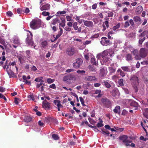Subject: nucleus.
I'll return each mask as SVG.
<instances>
[{
    "label": "nucleus",
    "mask_w": 148,
    "mask_h": 148,
    "mask_svg": "<svg viewBox=\"0 0 148 148\" xmlns=\"http://www.w3.org/2000/svg\"><path fill=\"white\" fill-rule=\"evenodd\" d=\"M130 80L133 85L135 92H137L138 90L137 86L139 84L138 77L136 75H133L131 76Z\"/></svg>",
    "instance_id": "f257e3e1"
},
{
    "label": "nucleus",
    "mask_w": 148,
    "mask_h": 148,
    "mask_svg": "<svg viewBox=\"0 0 148 148\" xmlns=\"http://www.w3.org/2000/svg\"><path fill=\"white\" fill-rule=\"evenodd\" d=\"M99 56L100 57H101L102 58V61L103 63L101 62V64L103 65L104 63H106V65H108V64L111 63L112 59L108 58V57H106V56L103 55L99 54L98 55L97 57Z\"/></svg>",
    "instance_id": "f03ea898"
},
{
    "label": "nucleus",
    "mask_w": 148,
    "mask_h": 148,
    "mask_svg": "<svg viewBox=\"0 0 148 148\" xmlns=\"http://www.w3.org/2000/svg\"><path fill=\"white\" fill-rule=\"evenodd\" d=\"M30 27L33 29H35L39 28L40 26V23L35 20H32L30 23Z\"/></svg>",
    "instance_id": "7ed1b4c3"
},
{
    "label": "nucleus",
    "mask_w": 148,
    "mask_h": 148,
    "mask_svg": "<svg viewBox=\"0 0 148 148\" xmlns=\"http://www.w3.org/2000/svg\"><path fill=\"white\" fill-rule=\"evenodd\" d=\"M83 63L82 59L80 58H78L76 60V62L73 63V66L75 69H78L81 66Z\"/></svg>",
    "instance_id": "20e7f679"
},
{
    "label": "nucleus",
    "mask_w": 148,
    "mask_h": 148,
    "mask_svg": "<svg viewBox=\"0 0 148 148\" xmlns=\"http://www.w3.org/2000/svg\"><path fill=\"white\" fill-rule=\"evenodd\" d=\"M30 34H27V38H26V43L29 45L33 46L34 45V42L32 40L33 35L30 31H29Z\"/></svg>",
    "instance_id": "39448f33"
},
{
    "label": "nucleus",
    "mask_w": 148,
    "mask_h": 148,
    "mask_svg": "<svg viewBox=\"0 0 148 148\" xmlns=\"http://www.w3.org/2000/svg\"><path fill=\"white\" fill-rule=\"evenodd\" d=\"M75 79L74 74L72 73L64 76L63 78V80L66 81L68 80H74Z\"/></svg>",
    "instance_id": "423d86ee"
},
{
    "label": "nucleus",
    "mask_w": 148,
    "mask_h": 148,
    "mask_svg": "<svg viewBox=\"0 0 148 148\" xmlns=\"http://www.w3.org/2000/svg\"><path fill=\"white\" fill-rule=\"evenodd\" d=\"M119 139L123 141V143H131L132 141L130 140H129L128 139V137L127 135H123L120 136L119 137Z\"/></svg>",
    "instance_id": "0eeeda50"
},
{
    "label": "nucleus",
    "mask_w": 148,
    "mask_h": 148,
    "mask_svg": "<svg viewBox=\"0 0 148 148\" xmlns=\"http://www.w3.org/2000/svg\"><path fill=\"white\" fill-rule=\"evenodd\" d=\"M101 102L103 105L108 108L110 105L111 102L110 100L106 98H102L101 99Z\"/></svg>",
    "instance_id": "6e6552de"
},
{
    "label": "nucleus",
    "mask_w": 148,
    "mask_h": 148,
    "mask_svg": "<svg viewBox=\"0 0 148 148\" xmlns=\"http://www.w3.org/2000/svg\"><path fill=\"white\" fill-rule=\"evenodd\" d=\"M140 56L142 58L146 57L148 53V50L145 48H141L140 50Z\"/></svg>",
    "instance_id": "1a4fd4ad"
},
{
    "label": "nucleus",
    "mask_w": 148,
    "mask_h": 148,
    "mask_svg": "<svg viewBox=\"0 0 148 148\" xmlns=\"http://www.w3.org/2000/svg\"><path fill=\"white\" fill-rule=\"evenodd\" d=\"M101 39L102 40L100 41V42L102 45L107 46L110 44L109 40L107 39L106 37H102Z\"/></svg>",
    "instance_id": "9d476101"
},
{
    "label": "nucleus",
    "mask_w": 148,
    "mask_h": 148,
    "mask_svg": "<svg viewBox=\"0 0 148 148\" xmlns=\"http://www.w3.org/2000/svg\"><path fill=\"white\" fill-rule=\"evenodd\" d=\"M50 5L49 3H43L42 5L40 6V8L41 11L48 10L50 9Z\"/></svg>",
    "instance_id": "9b49d317"
},
{
    "label": "nucleus",
    "mask_w": 148,
    "mask_h": 148,
    "mask_svg": "<svg viewBox=\"0 0 148 148\" xmlns=\"http://www.w3.org/2000/svg\"><path fill=\"white\" fill-rule=\"evenodd\" d=\"M66 53L69 56H72L75 53V50L73 48L68 49L66 51Z\"/></svg>",
    "instance_id": "f8f14e48"
},
{
    "label": "nucleus",
    "mask_w": 148,
    "mask_h": 148,
    "mask_svg": "<svg viewBox=\"0 0 148 148\" xmlns=\"http://www.w3.org/2000/svg\"><path fill=\"white\" fill-rule=\"evenodd\" d=\"M42 107L45 109H48L50 108V103L45 99L42 102Z\"/></svg>",
    "instance_id": "ddd939ff"
},
{
    "label": "nucleus",
    "mask_w": 148,
    "mask_h": 148,
    "mask_svg": "<svg viewBox=\"0 0 148 148\" xmlns=\"http://www.w3.org/2000/svg\"><path fill=\"white\" fill-rule=\"evenodd\" d=\"M83 22L84 25L88 27H92L93 26V23L91 21L84 20Z\"/></svg>",
    "instance_id": "4468645a"
},
{
    "label": "nucleus",
    "mask_w": 148,
    "mask_h": 148,
    "mask_svg": "<svg viewBox=\"0 0 148 148\" xmlns=\"http://www.w3.org/2000/svg\"><path fill=\"white\" fill-rule=\"evenodd\" d=\"M130 105L134 107L135 110H137L139 105L135 101H132L130 104Z\"/></svg>",
    "instance_id": "2eb2a0df"
},
{
    "label": "nucleus",
    "mask_w": 148,
    "mask_h": 148,
    "mask_svg": "<svg viewBox=\"0 0 148 148\" xmlns=\"http://www.w3.org/2000/svg\"><path fill=\"white\" fill-rule=\"evenodd\" d=\"M7 72L8 75L10 76V78L16 77V75L15 73L11 70L10 69L9 71H7Z\"/></svg>",
    "instance_id": "dca6fc26"
},
{
    "label": "nucleus",
    "mask_w": 148,
    "mask_h": 148,
    "mask_svg": "<svg viewBox=\"0 0 148 148\" xmlns=\"http://www.w3.org/2000/svg\"><path fill=\"white\" fill-rule=\"evenodd\" d=\"M120 107L119 106H117L115 107L113 111L115 113H118L119 114L120 113Z\"/></svg>",
    "instance_id": "f3484780"
},
{
    "label": "nucleus",
    "mask_w": 148,
    "mask_h": 148,
    "mask_svg": "<svg viewBox=\"0 0 148 148\" xmlns=\"http://www.w3.org/2000/svg\"><path fill=\"white\" fill-rule=\"evenodd\" d=\"M41 48H45L48 45L47 42L46 40H44L41 42Z\"/></svg>",
    "instance_id": "a211bd4d"
},
{
    "label": "nucleus",
    "mask_w": 148,
    "mask_h": 148,
    "mask_svg": "<svg viewBox=\"0 0 148 148\" xmlns=\"http://www.w3.org/2000/svg\"><path fill=\"white\" fill-rule=\"evenodd\" d=\"M132 53L135 56H136L135 57V58L137 59H140V58H138V51L137 49H134V50L132 51Z\"/></svg>",
    "instance_id": "6ab92c4d"
},
{
    "label": "nucleus",
    "mask_w": 148,
    "mask_h": 148,
    "mask_svg": "<svg viewBox=\"0 0 148 148\" xmlns=\"http://www.w3.org/2000/svg\"><path fill=\"white\" fill-rule=\"evenodd\" d=\"M60 21L58 18H56L53 19L51 22V23L53 25H55L56 23H60Z\"/></svg>",
    "instance_id": "aec40b11"
},
{
    "label": "nucleus",
    "mask_w": 148,
    "mask_h": 148,
    "mask_svg": "<svg viewBox=\"0 0 148 148\" xmlns=\"http://www.w3.org/2000/svg\"><path fill=\"white\" fill-rule=\"evenodd\" d=\"M18 59L20 61V63L22 64L23 63V61L25 59V57L23 56H19L18 57Z\"/></svg>",
    "instance_id": "412c9836"
},
{
    "label": "nucleus",
    "mask_w": 148,
    "mask_h": 148,
    "mask_svg": "<svg viewBox=\"0 0 148 148\" xmlns=\"http://www.w3.org/2000/svg\"><path fill=\"white\" fill-rule=\"evenodd\" d=\"M143 10V8L141 6H139L137 7L136 12L138 14L140 13Z\"/></svg>",
    "instance_id": "4be33fe9"
},
{
    "label": "nucleus",
    "mask_w": 148,
    "mask_h": 148,
    "mask_svg": "<svg viewBox=\"0 0 148 148\" xmlns=\"http://www.w3.org/2000/svg\"><path fill=\"white\" fill-rule=\"evenodd\" d=\"M133 20L135 22L138 23L140 22L141 21V19L140 17L137 16L134 17H133Z\"/></svg>",
    "instance_id": "5701e85b"
},
{
    "label": "nucleus",
    "mask_w": 148,
    "mask_h": 148,
    "mask_svg": "<svg viewBox=\"0 0 148 148\" xmlns=\"http://www.w3.org/2000/svg\"><path fill=\"white\" fill-rule=\"evenodd\" d=\"M32 119L31 117L28 116H26L25 117L24 120L27 122H29L32 121Z\"/></svg>",
    "instance_id": "b1692460"
},
{
    "label": "nucleus",
    "mask_w": 148,
    "mask_h": 148,
    "mask_svg": "<svg viewBox=\"0 0 148 148\" xmlns=\"http://www.w3.org/2000/svg\"><path fill=\"white\" fill-rule=\"evenodd\" d=\"M101 73H100V75L102 77H104L106 75L105 73V70L103 68H102L101 69Z\"/></svg>",
    "instance_id": "393cba45"
},
{
    "label": "nucleus",
    "mask_w": 148,
    "mask_h": 148,
    "mask_svg": "<svg viewBox=\"0 0 148 148\" xmlns=\"http://www.w3.org/2000/svg\"><path fill=\"white\" fill-rule=\"evenodd\" d=\"M102 83L105 85L106 87L108 88H109L111 86L110 84L107 82L104 81L103 82H102Z\"/></svg>",
    "instance_id": "a878e982"
},
{
    "label": "nucleus",
    "mask_w": 148,
    "mask_h": 148,
    "mask_svg": "<svg viewBox=\"0 0 148 148\" xmlns=\"http://www.w3.org/2000/svg\"><path fill=\"white\" fill-rule=\"evenodd\" d=\"M126 60L128 61L130 60H132V56L131 55V54L129 53L127 54V55L126 56Z\"/></svg>",
    "instance_id": "bb28decb"
},
{
    "label": "nucleus",
    "mask_w": 148,
    "mask_h": 148,
    "mask_svg": "<svg viewBox=\"0 0 148 148\" xmlns=\"http://www.w3.org/2000/svg\"><path fill=\"white\" fill-rule=\"evenodd\" d=\"M121 68L125 71L128 72L130 71V68L127 66H122L121 67Z\"/></svg>",
    "instance_id": "cd10ccee"
},
{
    "label": "nucleus",
    "mask_w": 148,
    "mask_h": 148,
    "mask_svg": "<svg viewBox=\"0 0 148 148\" xmlns=\"http://www.w3.org/2000/svg\"><path fill=\"white\" fill-rule=\"evenodd\" d=\"M87 79L89 81H92L95 80L96 78L95 76H88V77Z\"/></svg>",
    "instance_id": "c85d7f7f"
},
{
    "label": "nucleus",
    "mask_w": 148,
    "mask_h": 148,
    "mask_svg": "<svg viewBox=\"0 0 148 148\" xmlns=\"http://www.w3.org/2000/svg\"><path fill=\"white\" fill-rule=\"evenodd\" d=\"M42 77H41L40 78H37L35 79V81L36 82H44V81L42 79Z\"/></svg>",
    "instance_id": "c756f323"
},
{
    "label": "nucleus",
    "mask_w": 148,
    "mask_h": 148,
    "mask_svg": "<svg viewBox=\"0 0 148 148\" xmlns=\"http://www.w3.org/2000/svg\"><path fill=\"white\" fill-rule=\"evenodd\" d=\"M91 63L93 65H97V63L95 59L94 58H92L91 59Z\"/></svg>",
    "instance_id": "7c9ffc66"
},
{
    "label": "nucleus",
    "mask_w": 148,
    "mask_h": 148,
    "mask_svg": "<svg viewBox=\"0 0 148 148\" xmlns=\"http://www.w3.org/2000/svg\"><path fill=\"white\" fill-rule=\"evenodd\" d=\"M77 72L79 74L81 75H84L85 73V71L84 70H78L77 71Z\"/></svg>",
    "instance_id": "2f4dec72"
},
{
    "label": "nucleus",
    "mask_w": 148,
    "mask_h": 148,
    "mask_svg": "<svg viewBox=\"0 0 148 148\" xmlns=\"http://www.w3.org/2000/svg\"><path fill=\"white\" fill-rule=\"evenodd\" d=\"M71 95L74 96H75V97L76 98V99H77V102H79V99H78V96L77 95H76L75 93V92H71Z\"/></svg>",
    "instance_id": "473e14b6"
},
{
    "label": "nucleus",
    "mask_w": 148,
    "mask_h": 148,
    "mask_svg": "<svg viewBox=\"0 0 148 148\" xmlns=\"http://www.w3.org/2000/svg\"><path fill=\"white\" fill-rule=\"evenodd\" d=\"M79 99L82 106H85L86 105L84 104V99L82 97H79Z\"/></svg>",
    "instance_id": "72a5a7b5"
},
{
    "label": "nucleus",
    "mask_w": 148,
    "mask_h": 148,
    "mask_svg": "<svg viewBox=\"0 0 148 148\" xmlns=\"http://www.w3.org/2000/svg\"><path fill=\"white\" fill-rule=\"evenodd\" d=\"M52 137L54 140H58L59 138L58 135L56 134H53Z\"/></svg>",
    "instance_id": "f704fd0d"
},
{
    "label": "nucleus",
    "mask_w": 148,
    "mask_h": 148,
    "mask_svg": "<svg viewBox=\"0 0 148 148\" xmlns=\"http://www.w3.org/2000/svg\"><path fill=\"white\" fill-rule=\"evenodd\" d=\"M120 26V24L119 23L116 26H114L113 27V29L114 30H115L116 29L119 27Z\"/></svg>",
    "instance_id": "c9c22d12"
},
{
    "label": "nucleus",
    "mask_w": 148,
    "mask_h": 148,
    "mask_svg": "<svg viewBox=\"0 0 148 148\" xmlns=\"http://www.w3.org/2000/svg\"><path fill=\"white\" fill-rule=\"evenodd\" d=\"M77 22H75L74 23L73 25V27L74 28L75 30H76L78 29V26H77Z\"/></svg>",
    "instance_id": "e433bc0d"
},
{
    "label": "nucleus",
    "mask_w": 148,
    "mask_h": 148,
    "mask_svg": "<svg viewBox=\"0 0 148 148\" xmlns=\"http://www.w3.org/2000/svg\"><path fill=\"white\" fill-rule=\"evenodd\" d=\"M123 79H120L119 81V84L121 86H123L124 85L123 84Z\"/></svg>",
    "instance_id": "4c0bfd02"
},
{
    "label": "nucleus",
    "mask_w": 148,
    "mask_h": 148,
    "mask_svg": "<svg viewBox=\"0 0 148 148\" xmlns=\"http://www.w3.org/2000/svg\"><path fill=\"white\" fill-rule=\"evenodd\" d=\"M147 31H144L143 32L141 33L139 36V37H143L145 36L147 34Z\"/></svg>",
    "instance_id": "58836bf2"
},
{
    "label": "nucleus",
    "mask_w": 148,
    "mask_h": 148,
    "mask_svg": "<svg viewBox=\"0 0 148 148\" xmlns=\"http://www.w3.org/2000/svg\"><path fill=\"white\" fill-rule=\"evenodd\" d=\"M88 120L90 123L92 124H94L95 123V121L90 118H88Z\"/></svg>",
    "instance_id": "ea45409f"
},
{
    "label": "nucleus",
    "mask_w": 148,
    "mask_h": 148,
    "mask_svg": "<svg viewBox=\"0 0 148 148\" xmlns=\"http://www.w3.org/2000/svg\"><path fill=\"white\" fill-rule=\"evenodd\" d=\"M42 14L44 16H47L49 15L50 13L49 12L44 11L42 12Z\"/></svg>",
    "instance_id": "a19ab883"
},
{
    "label": "nucleus",
    "mask_w": 148,
    "mask_h": 148,
    "mask_svg": "<svg viewBox=\"0 0 148 148\" xmlns=\"http://www.w3.org/2000/svg\"><path fill=\"white\" fill-rule=\"evenodd\" d=\"M54 81V79H52L51 78H48L47 79V81L49 84L53 83Z\"/></svg>",
    "instance_id": "79ce46f5"
},
{
    "label": "nucleus",
    "mask_w": 148,
    "mask_h": 148,
    "mask_svg": "<svg viewBox=\"0 0 148 148\" xmlns=\"http://www.w3.org/2000/svg\"><path fill=\"white\" fill-rule=\"evenodd\" d=\"M16 12L18 14H22L23 13V11L21 10V8H18Z\"/></svg>",
    "instance_id": "37998d69"
},
{
    "label": "nucleus",
    "mask_w": 148,
    "mask_h": 148,
    "mask_svg": "<svg viewBox=\"0 0 148 148\" xmlns=\"http://www.w3.org/2000/svg\"><path fill=\"white\" fill-rule=\"evenodd\" d=\"M13 42L15 44H20L19 40L17 39H15L13 40Z\"/></svg>",
    "instance_id": "c03bdc74"
},
{
    "label": "nucleus",
    "mask_w": 148,
    "mask_h": 148,
    "mask_svg": "<svg viewBox=\"0 0 148 148\" xmlns=\"http://www.w3.org/2000/svg\"><path fill=\"white\" fill-rule=\"evenodd\" d=\"M26 53L27 54L26 56L28 58H30V51L29 50L26 51Z\"/></svg>",
    "instance_id": "a18cd8bd"
},
{
    "label": "nucleus",
    "mask_w": 148,
    "mask_h": 148,
    "mask_svg": "<svg viewBox=\"0 0 148 148\" xmlns=\"http://www.w3.org/2000/svg\"><path fill=\"white\" fill-rule=\"evenodd\" d=\"M114 128H115V129L116 130H118L120 132H121L122 131H123V128H119V127H114Z\"/></svg>",
    "instance_id": "49530a36"
},
{
    "label": "nucleus",
    "mask_w": 148,
    "mask_h": 148,
    "mask_svg": "<svg viewBox=\"0 0 148 148\" xmlns=\"http://www.w3.org/2000/svg\"><path fill=\"white\" fill-rule=\"evenodd\" d=\"M49 87L50 88H53V89H55L56 88V85L54 84H52L51 85L49 86Z\"/></svg>",
    "instance_id": "de8ad7c7"
},
{
    "label": "nucleus",
    "mask_w": 148,
    "mask_h": 148,
    "mask_svg": "<svg viewBox=\"0 0 148 148\" xmlns=\"http://www.w3.org/2000/svg\"><path fill=\"white\" fill-rule=\"evenodd\" d=\"M0 98L3 99L5 101L7 100L5 97L1 93H0Z\"/></svg>",
    "instance_id": "09e8293b"
},
{
    "label": "nucleus",
    "mask_w": 148,
    "mask_h": 148,
    "mask_svg": "<svg viewBox=\"0 0 148 148\" xmlns=\"http://www.w3.org/2000/svg\"><path fill=\"white\" fill-rule=\"evenodd\" d=\"M103 126V124L101 123H98L97 125V126L98 127H102Z\"/></svg>",
    "instance_id": "8fccbe9b"
},
{
    "label": "nucleus",
    "mask_w": 148,
    "mask_h": 148,
    "mask_svg": "<svg viewBox=\"0 0 148 148\" xmlns=\"http://www.w3.org/2000/svg\"><path fill=\"white\" fill-rule=\"evenodd\" d=\"M141 64L143 65H147L148 64V61H144L141 62Z\"/></svg>",
    "instance_id": "3c124183"
},
{
    "label": "nucleus",
    "mask_w": 148,
    "mask_h": 148,
    "mask_svg": "<svg viewBox=\"0 0 148 148\" xmlns=\"http://www.w3.org/2000/svg\"><path fill=\"white\" fill-rule=\"evenodd\" d=\"M5 90V88L1 86H0V92H3Z\"/></svg>",
    "instance_id": "603ef678"
},
{
    "label": "nucleus",
    "mask_w": 148,
    "mask_h": 148,
    "mask_svg": "<svg viewBox=\"0 0 148 148\" xmlns=\"http://www.w3.org/2000/svg\"><path fill=\"white\" fill-rule=\"evenodd\" d=\"M31 71H35L37 70V69L35 66L33 65L32 67H31Z\"/></svg>",
    "instance_id": "864d4df0"
},
{
    "label": "nucleus",
    "mask_w": 148,
    "mask_h": 148,
    "mask_svg": "<svg viewBox=\"0 0 148 148\" xmlns=\"http://www.w3.org/2000/svg\"><path fill=\"white\" fill-rule=\"evenodd\" d=\"M66 13V12L64 11H58L57 12V14H64Z\"/></svg>",
    "instance_id": "5fc2aeb1"
},
{
    "label": "nucleus",
    "mask_w": 148,
    "mask_h": 148,
    "mask_svg": "<svg viewBox=\"0 0 148 148\" xmlns=\"http://www.w3.org/2000/svg\"><path fill=\"white\" fill-rule=\"evenodd\" d=\"M7 14L8 16H11L13 14L10 11H9L7 12Z\"/></svg>",
    "instance_id": "6e6d98bb"
},
{
    "label": "nucleus",
    "mask_w": 148,
    "mask_h": 148,
    "mask_svg": "<svg viewBox=\"0 0 148 148\" xmlns=\"http://www.w3.org/2000/svg\"><path fill=\"white\" fill-rule=\"evenodd\" d=\"M127 113V111L125 110H123L122 113V114L123 115H125Z\"/></svg>",
    "instance_id": "4d7b16f0"
},
{
    "label": "nucleus",
    "mask_w": 148,
    "mask_h": 148,
    "mask_svg": "<svg viewBox=\"0 0 148 148\" xmlns=\"http://www.w3.org/2000/svg\"><path fill=\"white\" fill-rule=\"evenodd\" d=\"M0 43L2 44H3L5 43V42L4 40L1 37H0Z\"/></svg>",
    "instance_id": "13d9d810"
},
{
    "label": "nucleus",
    "mask_w": 148,
    "mask_h": 148,
    "mask_svg": "<svg viewBox=\"0 0 148 148\" xmlns=\"http://www.w3.org/2000/svg\"><path fill=\"white\" fill-rule=\"evenodd\" d=\"M130 25V24L128 21H126L125 23V25H124L125 27H127Z\"/></svg>",
    "instance_id": "bf43d9fd"
},
{
    "label": "nucleus",
    "mask_w": 148,
    "mask_h": 148,
    "mask_svg": "<svg viewBox=\"0 0 148 148\" xmlns=\"http://www.w3.org/2000/svg\"><path fill=\"white\" fill-rule=\"evenodd\" d=\"M38 124L39 125L41 126H43L44 125V123L41 122V121H39L38 122Z\"/></svg>",
    "instance_id": "052dcab7"
},
{
    "label": "nucleus",
    "mask_w": 148,
    "mask_h": 148,
    "mask_svg": "<svg viewBox=\"0 0 148 148\" xmlns=\"http://www.w3.org/2000/svg\"><path fill=\"white\" fill-rule=\"evenodd\" d=\"M53 102L55 104L57 105V103H60V101L59 100H54Z\"/></svg>",
    "instance_id": "680f3d73"
},
{
    "label": "nucleus",
    "mask_w": 148,
    "mask_h": 148,
    "mask_svg": "<svg viewBox=\"0 0 148 148\" xmlns=\"http://www.w3.org/2000/svg\"><path fill=\"white\" fill-rule=\"evenodd\" d=\"M140 140H144V141H146L147 139V138H145L143 136H141L140 137Z\"/></svg>",
    "instance_id": "e2e57ef3"
},
{
    "label": "nucleus",
    "mask_w": 148,
    "mask_h": 148,
    "mask_svg": "<svg viewBox=\"0 0 148 148\" xmlns=\"http://www.w3.org/2000/svg\"><path fill=\"white\" fill-rule=\"evenodd\" d=\"M18 99L17 98H15V99H14V103H15L17 105L18 104Z\"/></svg>",
    "instance_id": "0e129e2a"
},
{
    "label": "nucleus",
    "mask_w": 148,
    "mask_h": 148,
    "mask_svg": "<svg viewBox=\"0 0 148 148\" xmlns=\"http://www.w3.org/2000/svg\"><path fill=\"white\" fill-rule=\"evenodd\" d=\"M113 15V13L112 12L108 13V16L110 17L112 16Z\"/></svg>",
    "instance_id": "69168bd1"
},
{
    "label": "nucleus",
    "mask_w": 148,
    "mask_h": 148,
    "mask_svg": "<svg viewBox=\"0 0 148 148\" xmlns=\"http://www.w3.org/2000/svg\"><path fill=\"white\" fill-rule=\"evenodd\" d=\"M129 22L132 26H133L134 25V22L133 20H130L129 21Z\"/></svg>",
    "instance_id": "338daca9"
},
{
    "label": "nucleus",
    "mask_w": 148,
    "mask_h": 148,
    "mask_svg": "<svg viewBox=\"0 0 148 148\" xmlns=\"http://www.w3.org/2000/svg\"><path fill=\"white\" fill-rule=\"evenodd\" d=\"M143 115L146 118L148 119V113H147L146 112H143Z\"/></svg>",
    "instance_id": "774afa93"
}]
</instances>
